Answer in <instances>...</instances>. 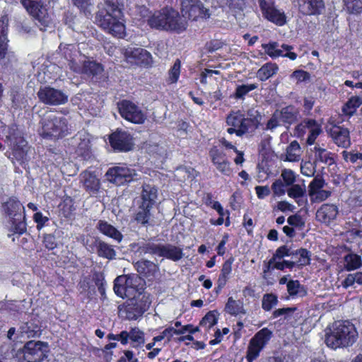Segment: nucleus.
I'll return each instance as SVG.
<instances>
[{
	"instance_id": "nucleus-1",
	"label": "nucleus",
	"mask_w": 362,
	"mask_h": 362,
	"mask_svg": "<svg viewBox=\"0 0 362 362\" xmlns=\"http://www.w3.org/2000/svg\"><path fill=\"white\" fill-rule=\"evenodd\" d=\"M140 281L141 279L137 276H120L115 280V293L122 298H127L129 300L126 306L127 317L129 320H136L146 310L145 308L136 302V298L142 294V288L139 287Z\"/></svg>"
},
{
	"instance_id": "nucleus-2",
	"label": "nucleus",
	"mask_w": 362,
	"mask_h": 362,
	"mask_svg": "<svg viewBox=\"0 0 362 362\" xmlns=\"http://www.w3.org/2000/svg\"><path fill=\"white\" fill-rule=\"evenodd\" d=\"M96 21L107 33L119 38L124 36V21L117 1L106 0L104 9L100 10L96 16Z\"/></svg>"
},
{
	"instance_id": "nucleus-3",
	"label": "nucleus",
	"mask_w": 362,
	"mask_h": 362,
	"mask_svg": "<svg viewBox=\"0 0 362 362\" xmlns=\"http://www.w3.org/2000/svg\"><path fill=\"white\" fill-rule=\"evenodd\" d=\"M152 28L180 33L187 28V22L171 7H165L156 11L147 20Z\"/></svg>"
},
{
	"instance_id": "nucleus-4",
	"label": "nucleus",
	"mask_w": 362,
	"mask_h": 362,
	"mask_svg": "<svg viewBox=\"0 0 362 362\" xmlns=\"http://www.w3.org/2000/svg\"><path fill=\"white\" fill-rule=\"evenodd\" d=\"M357 337L358 333L353 324L349 321H337L326 333L325 343L327 346L336 349L352 345Z\"/></svg>"
},
{
	"instance_id": "nucleus-5",
	"label": "nucleus",
	"mask_w": 362,
	"mask_h": 362,
	"mask_svg": "<svg viewBox=\"0 0 362 362\" xmlns=\"http://www.w3.org/2000/svg\"><path fill=\"white\" fill-rule=\"evenodd\" d=\"M70 133L66 118L54 113H47L42 119L41 135L44 138L59 139Z\"/></svg>"
},
{
	"instance_id": "nucleus-6",
	"label": "nucleus",
	"mask_w": 362,
	"mask_h": 362,
	"mask_svg": "<svg viewBox=\"0 0 362 362\" xmlns=\"http://www.w3.org/2000/svg\"><path fill=\"white\" fill-rule=\"evenodd\" d=\"M21 205L20 201L15 197H11L2 206L3 211L11 218V226L8 237L16 244L21 242V236L23 233L21 214L18 213Z\"/></svg>"
},
{
	"instance_id": "nucleus-7",
	"label": "nucleus",
	"mask_w": 362,
	"mask_h": 362,
	"mask_svg": "<svg viewBox=\"0 0 362 362\" xmlns=\"http://www.w3.org/2000/svg\"><path fill=\"white\" fill-rule=\"evenodd\" d=\"M226 123L229 128L227 132L230 134H235L242 136L249 132L253 126L254 120L247 117L242 111H233L226 117Z\"/></svg>"
},
{
	"instance_id": "nucleus-8",
	"label": "nucleus",
	"mask_w": 362,
	"mask_h": 362,
	"mask_svg": "<svg viewBox=\"0 0 362 362\" xmlns=\"http://www.w3.org/2000/svg\"><path fill=\"white\" fill-rule=\"evenodd\" d=\"M144 254L156 255L173 261H178L183 257L182 249L171 244L156 245L148 243L140 247Z\"/></svg>"
},
{
	"instance_id": "nucleus-9",
	"label": "nucleus",
	"mask_w": 362,
	"mask_h": 362,
	"mask_svg": "<svg viewBox=\"0 0 362 362\" xmlns=\"http://www.w3.org/2000/svg\"><path fill=\"white\" fill-rule=\"evenodd\" d=\"M105 176L110 182L117 185H123L137 180L138 174L134 168L126 165H120L110 168L107 171Z\"/></svg>"
},
{
	"instance_id": "nucleus-10",
	"label": "nucleus",
	"mask_w": 362,
	"mask_h": 362,
	"mask_svg": "<svg viewBox=\"0 0 362 362\" xmlns=\"http://www.w3.org/2000/svg\"><path fill=\"white\" fill-rule=\"evenodd\" d=\"M182 18L197 21L199 18H208L210 16L209 10L206 8L200 0H180Z\"/></svg>"
},
{
	"instance_id": "nucleus-11",
	"label": "nucleus",
	"mask_w": 362,
	"mask_h": 362,
	"mask_svg": "<svg viewBox=\"0 0 362 362\" xmlns=\"http://www.w3.org/2000/svg\"><path fill=\"white\" fill-rule=\"evenodd\" d=\"M119 112L126 120L134 124H143L146 116L143 110L129 100H122L118 103Z\"/></svg>"
},
{
	"instance_id": "nucleus-12",
	"label": "nucleus",
	"mask_w": 362,
	"mask_h": 362,
	"mask_svg": "<svg viewBox=\"0 0 362 362\" xmlns=\"http://www.w3.org/2000/svg\"><path fill=\"white\" fill-rule=\"evenodd\" d=\"M48 346L40 341H30L24 345V361L26 362H40L46 357Z\"/></svg>"
},
{
	"instance_id": "nucleus-13",
	"label": "nucleus",
	"mask_w": 362,
	"mask_h": 362,
	"mask_svg": "<svg viewBox=\"0 0 362 362\" xmlns=\"http://www.w3.org/2000/svg\"><path fill=\"white\" fill-rule=\"evenodd\" d=\"M326 185L322 177L319 175L315 177L308 185V192L311 202L320 203L330 197L331 191L325 188Z\"/></svg>"
},
{
	"instance_id": "nucleus-14",
	"label": "nucleus",
	"mask_w": 362,
	"mask_h": 362,
	"mask_svg": "<svg viewBox=\"0 0 362 362\" xmlns=\"http://www.w3.org/2000/svg\"><path fill=\"white\" fill-rule=\"evenodd\" d=\"M262 47L264 52L273 59L283 57L295 60L297 58V54L291 52L293 47L286 44L279 46L276 42H269L267 44H262Z\"/></svg>"
},
{
	"instance_id": "nucleus-15",
	"label": "nucleus",
	"mask_w": 362,
	"mask_h": 362,
	"mask_svg": "<svg viewBox=\"0 0 362 362\" xmlns=\"http://www.w3.org/2000/svg\"><path fill=\"white\" fill-rule=\"evenodd\" d=\"M69 67L76 73L83 74L88 76H97L103 71V67L100 64L90 60H83L78 62L71 60L69 62Z\"/></svg>"
},
{
	"instance_id": "nucleus-16",
	"label": "nucleus",
	"mask_w": 362,
	"mask_h": 362,
	"mask_svg": "<svg viewBox=\"0 0 362 362\" xmlns=\"http://www.w3.org/2000/svg\"><path fill=\"white\" fill-rule=\"evenodd\" d=\"M37 95L40 100L47 105H62L68 100V96L64 93L50 87L40 89Z\"/></svg>"
},
{
	"instance_id": "nucleus-17",
	"label": "nucleus",
	"mask_w": 362,
	"mask_h": 362,
	"mask_svg": "<svg viewBox=\"0 0 362 362\" xmlns=\"http://www.w3.org/2000/svg\"><path fill=\"white\" fill-rule=\"evenodd\" d=\"M306 129L309 132L306 142L308 145H313L317 136L322 133L321 124H318L315 119H305L296 127L298 136H303L305 133Z\"/></svg>"
},
{
	"instance_id": "nucleus-18",
	"label": "nucleus",
	"mask_w": 362,
	"mask_h": 362,
	"mask_svg": "<svg viewBox=\"0 0 362 362\" xmlns=\"http://www.w3.org/2000/svg\"><path fill=\"white\" fill-rule=\"evenodd\" d=\"M110 143L112 147L119 151H129L133 147L132 137L123 131H117L110 136Z\"/></svg>"
},
{
	"instance_id": "nucleus-19",
	"label": "nucleus",
	"mask_w": 362,
	"mask_h": 362,
	"mask_svg": "<svg viewBox=\"0 0 362 362\" xmlns=\"http://www.w3.org/2000/svg\"><path fill=\"white\" fill-rule=\"evenodd\" d=\"M299 11L303 15L320 14L325 8L322 0H296Z\"/></svg>"
},
{
	"instance_id": "nucleus-20",
	"label": "nucleus",
	"mask_w": 362,
	"mask_h": 362,
	"mask_svg": "<svg viewBox=\"0 0 362 362\" xmlns=\"http://www.w3.org/2000/svg\"><path fill=\"white\" fill-rule=\"evenodd\" d=\"M328 133L338 146L348 148L350 146L349 132L346 128L334 125L329 129Z\"/></svg>"
},
{
	"instance_id": "nucleus-21",
	"label": "nucleus",
	"mask_w": 362,
	"mask_h": 362,
	"mask_svg": "<svg viewBox=\"0 0 362 362\" xmlns=\"http://www.w3.org/2000/svg\"><path fill=\"white\" fill-rule=\"evenodd\" d=\"M122 344L125 345L131 341L133 347H140L145 343L144 333L137 327L132 328L129 332H121Z\"/></svg>"
},
{
	"instance_id": "nucleus-22",
	"label": "nucleus",
	"mask_w": 362,
	"mask_h": 362,
	"mask_svg": "<svg viewBox=\"0 0 362 362\" xmlns=\"http://www.w3.org/2000/svg\"><path fill=\"white\" fill-rule=\"evenodd\" d=\"M22 139L18 141H12L11 139V152L9 153V158L14 165L16 173H21L23 167V149L21 147Z\"/></svg>"
},
{
	"instance_id": "nucleus-23",
	"label": "nucleus",
	"mask_w": 362,
	"mask_h": 362,
	"mask_svg": "<svg viewBox=\"0 0 362 362\" xmlns=\"http://www.w3.org/2000/svg\"><path fill=\"white\" fill-rule=\"evenodd\" d=\"M338 209L334 204H323L317 211L316 216L322 222L328 223L336 218Z\"/></svg>"
},
{
	"instance_id": "nucleus-24",
	"label": "nucleus",
	"mask_w": 362,
	"mask_h": 362,
	"mask_svg": "<svg viewBox=\"0 0 362 362\" xmlns=\"http://www.w3.org/2000/svg\"><path fill=\"white\" fill-rule=\"evenodd\" d=\"M276 111L282 124H291L298 119V111L293 106L289 105Z\"/></svg>"
},
{
	"instance_id": "nucleus-25",
	"label": "nucleus",
	"mask_w": 362,
	"mask_h": 362,
	"mask_svg": "<svg viewBox=\"0 0 362 362\" xmlns=\"http://www.w3.org/2000/svg\"><path fill=\"white\" fill-rule=\"evenodd\" d=\"M125 54L128 58L134 59L136 63L148 64L151 62L150 53L143 48H129Z\"/></svg>"
},
{
	"instance_id": "nucleus-26",
	"label": "nucleus",
	"mask_w": 362,
	"mask_h": 362,
	"mask_svg": "<svg viewBox=\"0 0 362 362\" xmlns=\"http://www.w3.org/2000/svg\"><path fill=\"white\" fill-rule=\"evenodd\" d=\"M98 229L105 235L115 240L118 243L122 240V234L115 227L106 221H100L98 224Z\"/></svg>"
},
{
	"instance_id": "nucleus-27",
	"label": "nucleus",
	"mask_w": 362,
	"mask_h": 362,
	"mask_svg": "<svg viewBox=\"0 0 362 362\" xmlns=\"http://www.w3.org/2000/svg\"><path fill=\"white\" fill-rule=\"evenodd\" d=\"M289 256L294 257V250L291 247L287 245L279 247V248L276 249L272 258L270 259L269 262L267 263L264 272L266 273L270 271L271 267L272 264L274 262V260L281 259L284 257Z\"/></svg>"
},
{
	"instance_id": "nucleus-28",
	"label": "nucleus",
	"mask_w": 362,
	"mask_h": 362,
	"mask_svg": "<svg viewBox=\"0 0 362 362\" xmlns=\"http://www.w3.org/2000/svg\"><path fill=\"white\" fill-rule=\"evenodd\" d=\"M141 197V204L153 207L157 198V189L150 185H144Z\"/></svg>"
},
{
	"instance_id": "nucleus-29",
	"label": "nucleus",
	"mask_w": 362,
	"mask_h": 362,
	"mask_svg": "<svg viewBox=\"0 0 362 362\" xmlns=\"http://www.w3.org/2000/svg\"><path fill=\"white\" fill-rule=\"evenodd\" d=\"M301 148L297 141H293L287 146L284 160L297 162L300 160Z\"/></svg>"
},
{
	"instance_id": "nucleus-30",
	"label": "nucleus",
	"mask_w": 362,
	"mask_h": 362,
	"mask_svg": "<svg viewBox=\"0 0 362 362\" xmlns=\"http://www.w3.org/2000/svg\"><path fill=\"white\" fill-rule=\"evenodd\" d=\"M362 267V259L360 255L349 253L344 257V267L348 271H354L360 269Z\"/></svg>"
},
{
	"instance_id": "nucleus-31",
	"label": "nucleus",
	"mask_w": 362,
	"mask_h": 362,
	"mask_svg": "<svg viewBox=\"0 0 362 362\" xmlns=\"http://www.w3.org/2000/svg\"><path fill=\"white\" fill-rule=\"evenodd\" d=\"M286 288L289 296L292 298L303 297L307 295L305 288L298 280H289Z\"/></svg>"
},
{
	"instance_id": "nucleus-32",
	"label": "nucleus",
	"mask_w": 362,
	"mask_h": 362,
	"mask_svg": "<svg viewBox=\"0 0 362 362\" xmlns=\"http://www.w3.org/2000/svg\"><path fill=\"white\" fill-rule=\"evenodd\" d=\"M136 267L138 272L146 276H153L158 271L157 265L148 260H140L136 263Z\"/></svg>"
},
{
	"instance_id": "nucleus-33",
	"label": "nucleus",
	"mask_w": 362,
	"mask_h": 362,
	"mask_svg": "<svg viewBox=\"0 0 362 362\" xmlns=\"http://www.w3.org/2000/svg\"><path fill=\"white\" fill-rule=\"evenodd\" d=\"M95 242L98 256L108 259L115 258L116 251L112 245L101 240H96Z\"/></svg>"
},
{
	"instance_id": "nucleus-34",
	"label": "nucleus",
	"mask_w": 362,
	"mask_h": 362,
	"mask_svg": "<svg viewBox=\"0 0 362 362\" xmlns=\"http://www.w3.org/2000/svg\"><path fill=\"white\" fill-rule=\"evenodd\" d=\"M225 310L231 315H245L246 313L243 303L241 300H236L232 297L228 298Z\"/></svg>"
},
{
	"instance_id": "nucleus-35",
	"label": "nucleus",
	"mask_w": 362,
	"mask_h": 362,
	"mask_svg": "<svg viewBox=\"0 0 362 362\" xmlns=\"http://www.w3.org/2000/svg\"><path fill=\"white\" fill-rule=\"evenodd\" d=\"M263 16L270 22L275 23L279 26L284 25L286 22V17L284 12L276 8L275 7L264 14Z\"/></svg>"
},
{
	"instance_id": "nucleus-36",
	"label": "nucleus",
	"mask_w": 362,
	"mask_h": 362,
	"mask_svg": "<svg viewBox=\"0 0 362 362\" xmlns=\"http://www.w3.org/2000/svg\"><path fill=\"white\" fill-rule=\"evenodd\" d=\"M278 69L279 67L276 64L267 63L258 70L257 76L260 81H264L274 76Z\"/></svg>"
},
{
	"instance_id": "nucleus-37",
	"label": "nucleus",
	"mask_w": 362,
	"mask_h": 362,
	"mask_svg": "<svg viewBox=\"0 0 362 362\" xmlns=\"http://www.w3.org/2000/svg\"><path fill=\"white\" fill-rule=\"evenodd\" d=\"M272 336V332L265 327L257 332L250 340L263 349L267 344Z\"/></svg>"
},
{
	"instance_id": "nucleus-38",
	"label": "nucleus",
	"mask_w": 362,
	"mask_h": 362,
	"mask_svg": "<svg viewBox=\"0 0 362 362\" xmlns=\"http://www.w3.org/2000/svg\"><path fill=\"white\" fill-rule=\"evenodd\" d=\"M290 187L287 189V194L290 198L296 200V203L301 206L303 204L300 198L303 197L306 193V189L305 185H300L294 184L289 186Z\"/></svg>"
},
{
	"instance_id": "nucleus-39",
	"label": "nucleus",
	"mask_w": 362,
	"mask_h": 362,
	"mask_svg": "<svg viewBox=\"0 0 362 362\" xmlns=\"http://www.w3.org/2000/svg\"><path fill=\"white\" fill-rule=\"evenodd\" d=\"M315 158L317 161L331 165L334 163L332 153L327 149L322 148L319 145L314 147Z\"/></svg>"
},
{
	"instance_id": "nucleus-40",
	"label": "nucleus",
	"mask_w": 362,
	"mask_h": 362,
	"mask_svg": "<svg viewBox=\"0 0 362 362\" xmlns=\"http://www.w3.org/2000/svg\"><path fill=\"white\" fill-rule=\"evenodd\" d=\"M151 209V206L141 204L135 215V220L142 225L147 224L151 218L150 211Z\"/></svg>"
},
{
	"instance_id": "nucleus-41",
	"label": "nucleus",
	"mask_w": 362,
	"mask_h": 362,
	"mask_svg": "<svg viewBox=\"0 0 362 362\" xmlns=\"http://www.w3.org/2000/svg\"><path fill=\"white\" fill-rule=\"evenodd\" d=\"M361 104L362 100L360 97L353 96L343 106L342 111L346 115H353Z\"/></svg>"
},
{
	"instance_id": "nucleus-42",
	"label": "nucleus",
	"mask_w": 362,
	"mask_h": 362,
	"mask_svg": "<svg viewBox=\"0 0 362 362\" xmlns=\"http://www.w3.org/2000/svg\"><path fill=\"white\" fill-rule=\"evenodd\" d=\"M217 320L216 313L215 311H210L202 318L199 326L205 329H209L216 324Z\"/></svg>"
},
{
	"instance_id": "nucleus-43",
	"label": "nucleus",
	"mask_w": 362,
	"mask_h": 362,
	"mask_svg": "<svg viewBox=\"0 0 362 362\" xmlns=\"http://www.w3.org/2000/svg\"><path fill=\"white\" fill-rule=\"evenodd\" d=\"M84 185L90 190L97 191L100 187V181L95 175L91 173H84Z\"/></svg>"
},
{
	"instance_id": "nucleus-44",
	"label": "nucleus",
	"mask_w": 362,
	"mask_h": 362,
	"mask_svg": "<svg viewBox=\"0 0 362 362\" xmlns=\"http://www.w3.org/2000/svg\"><path fill=\"white\" fill-rule=\"evenodd\" d=\"M277 296L272 293H267L263 296L262 301V307L266 311L271 310L277 305Z\"/></svg>"
},
{
	"instance_id": "nucleus-45",
	"label": "nucleus",
	"mask_w": 362,
	"mask_h": 362,
	"mask_svg": "<svg viewBox=\"0 0 362 362\" xmlns=\"http://www.w3.org/2000/svg\"><path fill=\"white\" fill-rule=\"evenodd\" d=\"M262 349L250 340L247 350V361L248 362H253L259 356V353Z\"/></svg>"
},
{
	"instance_id": "nucleus-46",
	"label": "nucleus",
	"mask_w": 362,
	"mask_h": 362,
	"mask_svg": "<svg viewBox=\"0 0 362 362\" xmlns=\"http://www.w3.org/2000/svg\"><path fill=\"white\" fill-rule=\"evenodd\" d=\"M180 62L177 59L168 72L167 80L168 83H175L177 81L180 74Z\"/></svg>"
},
{
	"instance_id": "nucleus-47",
	"label": "nucleus",
	"mask_w": 362,
	"mask_h": 362,
	"mask_svg": "<svg viewBox=\"0 0 362 362\" xmlns=\"http://www.w3.org/2000/svg\"><path fill=\"white\" fill-rule=\"evenodd\" d=\"M257 87L258 86L256 83L238 86L235 89V97L239 99L243 98L249 92L257 88Z\"/></svg>"
},
{
	"instance_id": "nucleus-48",
	"label": "nucleus",
	"mask_w": 362,
	"mask_h": 362,
	"mask_svg": "<svg viewBox=\"0 0 362 362\" xmlns=\"http://www.w3.org/2000/svg\"><path fill=\"white\" fill-rule=\"evenodd\" d=\"M281 177L286 186H291L294 185L296 181V175L291 169H284L281 170Z\"/></svg>"
},
{
	"instance_id": "nucleus-49",
	"label": "nucleus",
	"mask_w": 362,
	"mask_h": 362,
	"mask_svg": "<svg viewBox=\"0 0 362 362\" xmlns=\"http://www.w3.org/2000/svg\"><path fill=\"white\" fill-rule=\"evenodd\" d=\"M175 176L181 182L192 180L194 177V170L186 168H177L175 171Z\"/></svg>"
},
{
	"instance_id": "nucleus-50",
	"label": "nucleus",
	"mask_w": 362,
	"mask_h": 362,
	"mask_svg": "<svg viewBox=\"0 0 362 362\" xmlns=\"http://www.w3.org/2000/svg\"><path fill=\"white\" fill-rule=\"evenodd\" d=\"M300 256V259L298 260V263L300 265H308L310 262V252L303 248L294 250V257Z\"/></svg>"
},
{
	"instance_id": "nucleus-51",
	"label": "nucleus",
	"mask_w": 362,
	"mask_h": 362,
	"mask_svg": "<svg viewBox=\"0 0 362 362\" xmlns=\"http://www.w3.org/2000/svg\"><path fill=\"white\" fill-rule=\"evenodd\" d=\"M350 13H360L362 11V0H343Z\"/></svg>"
},
{
	"instance_id": "nucleus-52",
	"label": "nucleus",
	"mask_w": 362,
	"mask_h": 362,
	"mask_svg": "<svg viewBox=\"0 0 362 362\" xmlns=\"http://www.w3.org/2000/svg\"><path fill=\"white\" fill-rule=\"evenodd\" d=\"M209 155L211 158V161L215 166L218 165V163H221L226 159L225 154L216 148H211L209 151Z\"/></svg>"
},
{
	"instance_id": "nucleus-53",
	"label": "nucleus",
	"mask_w": 362,
	"mask_h": 362,
	"mask_svg": "<svg viewBox=\"0 0 362 362\" xmlns=\"http://www.w3.org/2000/svg\"><path fill=\"white\" fill-rule=\"evenodd\" d=\"M174 333L175 328L173 327H169L165 329L158 336L154 337L153 338V341L158 342L165 339H167L168 341H170L171 338L173 337Z\"/></svg>"
},
{
	"instance_id": "nucleus-54",
	"label": "nucleus",
	"mask_w": 362,
	"mask_h": 362,
	"mask_svg": "<svg viewBox=\"0 0 362 362\" xmlns=\"http://www.w3.org/2000/svg\"><path fill=\"white\" fill-rule=\"evenodd\" d=\"M300 172L306 177H312L315 173V168L313 164L310 162H302L300 165Z\"/></svg>"
},
{
	"instance_id": "nucleus-55",
	"label": "nucleus",
	"mask_w": 362,
	"mask_h": 362,
	"mask_svg": "<svg viewBox=\"0 0 362 362\" xmlns=\"http://www.w3.org/2000/svg\"><path fill=\"white\" fill-rule=\"evenodd\" d=\"M284 183L281 179L276 180L272 185V189L274 194L278 197L282 196L285 194Z\"/></svg>"
},
{
	"instance_id": "nucleus-56",
	"label": "nucleus",
	"mask_w": 362,
	"mask_h": 362,
	"mask_svg": "<svg viewBox=\"0 0 362 362\" xmlns=\"http://www.w3.org/2000/svg\"><path fill=\"white\" fill-rule=\"evenodd\" d=\"M295 262L292 261H277V259L274 260V262L272 264L271 269H276L279 270H284L285 268H293L295 265Z\"/></svg>"
},
{
	"instance_id": "nucleus-57",
	"label": "nucleus",
	"mask_w": 362,
	"mask_h": 362,
	"mask_svg": "<svg viewBox=\"0 0 362 362\" xmlns=\"http://www.w3.org/2000/svg\"><path fill=\"white\" fill-rule=\"evenodd\" d=\"M262 16L274 8V0H258Z\"/></svg>"
},
{
	"instance_id": "nucleus-58",
	"label": "nucleus",
	"mask_w": 362,
	"mask_h": 362,
	"mask_svg": "<svg viewBox=\"0 0 362 362\" xmlns=\"http://www.w3.org/2000/svg\"><path fill=\"white\" fill-rule=\"evenodd\" d=\"M216 168L219 172L227 176H230L232 173L230 167V163L227 159H225L221 163H218V165H216Z\"/></svg>"
},
{
	"instance_id": "nucleus-59",
	"label": "nucleus",
	"mask_w": 362,
	"mask_h": 362,
	"mask_svg": "<svg viewBox=\"0 0 362 362\" xmlns=\"http://www.w3.org/2000/svg\"><path fill=\"white\" fill-rule=\"evenodd\" d=\"M291 77L295 78L298 82L305 81L310 79V74L303 70L295 71Z\"/></svg>"
},
{
	"instance_id": "nucleus-60",
	"label": "nucleus",
	"mask_w": 362,
	"mask_h": 362,
	"mask_svg": "<svg viewBox=\"0 0 362 362\" xmlns=\"http://www.w3.org/2000/svg\"><path fill=\"white\" fill-rule=\"evenodd\" d=\"M342 156L346 161H350L353 163H356L358 160H362V153H351L344 151Z\"/></svg>"
},
{
	"instance_id": "nucleus-61",
	"label": "nucleus",
	"mask_w": 362,
	"mask_h": 362,
	"mask_svg": "<svg viewBox=\"0 0 362 362\" xmlns=\"http://www.w3.org/2000/svg\"><path fill=\"white\" fill-rule=\"evenodd\" d=\"M281 124H282V123L280 121V118L277 115L276 111H275L271 119L267 122V129H273Z\"/></svg>"
},
{
	"instance_id": "nucleus-62",
	"label": "nucleus",
	"mask_w": 362,
	"mask_h": 362,
	"mask_svg": "<svg viewBox=\"0 0 362 362\" xmlns=\"http://www.w3.org/2000/svg\"><path fill=\"white\" fill-rule=\"evenodd\" d=\"M287 221L289 225L295 227L302 228L304 226V221L300 216L293 215L288 218Z\"/></svg>"
},
{
	"instance_id": "nucleus-63",
	"label": "nucleus",
	"mask_w": 362,
	"mask_h": 362,
	"mask_svg": "<svg viewBox=\"0 0 362 362\" xmlns=\"http://www.w3.org/2000/svg\"><path fill=\"white\" fill-rule=\"evenodd\" d=\"M44 245L46 248L52 250L56 247L57 243L55 241V237L53 235L48 234L44 236L43 240Z\"/></svg>"
},
{
	"instance_id": "nucleus-64",
	"label": "nucleus",
	"mask_w": 362,
	"mask_h": 362,
	"mask_svg": "<svg viewBox=\"0 0 362 362\" xmlns=\"http://www.w3.org/2000/svg\"><path fill=\"white\" fill-rule=\"evenodd\" d=\"M255 192L259 199H264L270 194V189L268 186H257Z\"/></svg>"
}]
</instances>
